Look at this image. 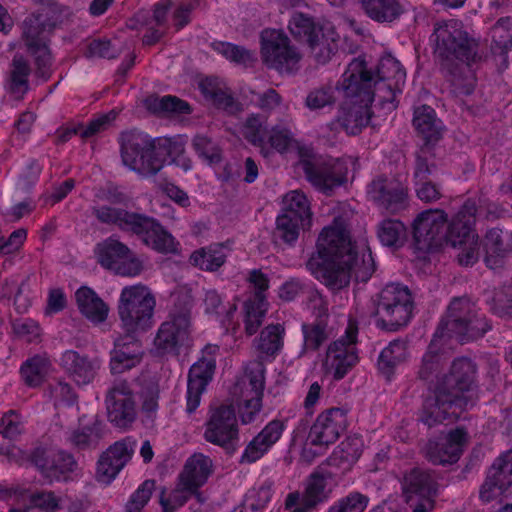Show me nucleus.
<instances>
[{"instance_id":"09e8293b","label":"nucleus","mask_w":512,"mask_h":512,"mask_svg":"<svg viewBox=\"0 0 512 512\" xmlns=\"http://www.w3.org/2000/svg\"><path fill=\"white\" fill-rule=\"evenodd\" d=\"M406 357V343L400 339L394 340L381 352L378 360L379 370L389 377L395 366L403 362Z\"/></svg>"},{"instance_id":"ddd939ff","label":"nucleus","mask_w":512,"mask_h":512,"mask_svg":"<svg viewBox=\"0 0 512 512\" xmlns=\"http://www.w3.org/2000/svg\"><path fill=\"white\" fill-rule=\"evenodd\" d=\"M447 214L440 209H428L417 215L412 223L415 248L429 253L438 250L445 243Z\"/></svg>"},{"instance_id":"8fccbe9b","label":"nucleus","mask_w":512,"mask_h":512,"mask_svg":"<svg viewBox=\"0 0 512 512\" xmlns=\"http://www.w3.org/2000/svg\"><path fill=\"white\" fill-rule=\"evenodd\" d=\"M50 362L46 357L35 355L26 360L20 369L21 376L26 385L36 387L40 385L48 373Z\"/></svg>"},{"instance_id":"37998d69","label":"nucleus","mask_w":512,"mask_h":512,"mask_svg":"<svg viewBox=\"0 0 512 512\" xmlns=\"http://www.w3.org/2000/svg\"><path fill=\"white\" fill-rule=\"evenodd\" d=\"M224 249L225 245L223 243L211 244L206 248L193 252L190 261L194 266L202 270L215 271L226 261L227 254Z\"/></svg>"},{"instance_id":"79ce46f5","label":"nucleus","mask_w":512,"mask_h":512,"mask_svg":"<svg viewBox=\"0 0 512 512\" xmlns=\"http://www.w3.org/2000/svg\"><path fill=\"white\" fill-rule=\"evenodd\" d=\"M283 203L282 214L303 222V229L310 226L312 213L304 193L298 190L291 191L285 195Z\"/></svg>"},{"instance_id":"f03ea898","label":"nucleus","mask_w":512,"mask_h":512,"mask_svg":"<svg viewBox=\"0 0 512 512\" xmlns=\"http://www.w3.org/2000/svg\"><path fill=\"white\" fill-rule=\"evenodd\" d=\"M91 211L101 224L135 235L144 245L159 253L177 250L174 237L154 217L121 206L99 205L93 206Z\"/></svg>"},{"instance_id":"680f3d73","label":"nucleus","mask_w":512,"mask_h":512,"mask_svg":"<svg viewBox=\"0 0 512 512\" xmlns=\"http://www.w3.org/2000/svg\"><path fill=\"white\" fill-rule=\"evenodd\" d=\"M193 147L199 157L208 164L219 163L222 159L219 146L203 135H197L193 139Z\"/></svg>"},{"instance_id":"f8f14e48","label":"nucleus","mask_w":512,"mask_h":512,"mask_svg":"<svg viewBox=\"0 0 512 512\" xmlns=\"http://www.w3.org/2000/svg\"><path fill=\"white\" fill-rule=\"evenodd\" d=\"M306 179L319 191L330 195L347 181L348 168L340 159L322 156L303 157L298 162Z\"/></svg>"},{"instance_id":"393cba45","label":"nucleus","mask_w":512,"mask_h":512,"mask_svg":"<svg viewBox=\"0 0 512 512\" xmlns=\"http://www.w3.org/2000/svg\"><path fill=\"white\" fill-rule=\"evenodd\" d=\"M357 328L349 326L346 335L334 341L327 350V360L334 367V378L342 379L348 370L357 362L355 352Z\"/></svg>"},{"instance_id":"39448f33","label":"nucleus","mask_w":512,"mask_h":512,"mask_svg":"<svg viewBox=\"0 0 512 512\" xmlns=\"http://www.w3.org/2000/svg\"><path fill=\"white\" fill-rule=\"evenodd\" d=\"M490 329L491 325L478 313L475 305L468 298L458 297L450 302L435 336L456 338L464 343L483 337Z\"/></svg>"},{"instance_id":"4d7b16f0","label":"nucleus","mask_w":512,"mask_h":512,"mask_svg":"<svg viewBox=\"0 0 512 512\" xmlns=\"http://www.w3.org/2000/svg\"><path fill=\"white\" fill-rule=\"evenodd\" d=\"M375 272V262L370 250L362 253L358 257L353 246V259L351 260V276H354L356 282L366 283Z\"/></svg>"},{"instance_id":"774afa93","label":"nucleus","mask_w":512,"mask_h":512,"mask_svg":"<svg viewBox=\"0 0 512 512\" xmlns=\"http://www.w3.org/2000/svg\"><path fill=\"white\" fill-rule=\"evenodd\" d=\"M243 134L252 144L262 145L268 136V130L259 116L251 115L245 122Z\"/></svg>"},{"instance_id":"7ed1b4c3","label":"nucleus","mask_w":512,"mask_h":512,"mask_svg":"<svg viewBox=\"0 0 512 512\" xmlns=\"http://www.w3.org/2000/svg\"><path fill=\"white\" fill-rule=\"evenodd\" d=\"M370 86L371 80L361 74V63L350 62L337 86L346 99L340 118L342 129L349 135L359 134L370 121L373 102Z\"/></svg>"},{"instance_id":"c9c22d12","label":"nucleus","mask_w":512,"mask_h":512,"mask_svg":"<svg viewBox=\"0 0 512 512\" xmlns=\"http://www.w3.org/2000/svg\"><path fill=\"white\" fill-rule=\"evenodd\" d=\"M81 313L95 323L104 322L108 315V306L88 287H81L75 294Z\"/></svg>"},{"instance_id":"c85d7f7f","label":"nucleus","mask_w":512,"mask_h":512,"mask_svg":"<svg viewBox=\"0 0 512 512\" xmlns=\"http://www.w3.org/2000/svg\"><path fill=\"white\" fill-rule=\"evenodd\" d=\"M284 423L274 419L270 421L246 446L241 464H252L261 459L269 449L281 438Z\"/></svg>"},{"instance_id":"423d86ee","label":"nucleus","mask_w":512,"mask_h":512,"mask_svg":"<svg viewBox=\"0 0 512 512\" xmlns=\"http://www.w3.org/2000/svg\"><path fill=\"white\" fill-rule=\"evenodd\" d=\"M120 145L124 165L145 176L157 174L168 155L166 146L136 130L123 132Z\"/></svg>"},{"instance_id":"a19ab883","label":"nucleus","mask_w":512,"mask_h":512,"mask_svg":"<svg viewBox=\"0 0 512 512\" xmlns=\"http://www.w3.org/2000/svg\"><path fill=\"white\" fill-rule=\"evenodd\" d=\"M377 238L383 246L398 249L407 240V228L398 219L387 218L377 225Z\"/></svg>"},{"instance_id":"72a5a7b5","label":"nucleus","mask_w":512,"mask_h":512,"mask_svg":"<svg viewBox=\"0 0 512 512\" xmlns=\"http://www.w3.org/2000/svg\"><path fill=\"white\" fill-rule=\"evenodd\" d=\"M413 124L422 136L423 145H433L441 138V121L436 118L435 111L427 105H422L415 109Z\"/></svg>"},{"instance_id":"0e129e2a","label":"nucleus","mask_w":512,"mask_h":512,"mask_svg":"<svg viewBox=\"0 0 512 512\" xmlns=\"http://www.w3.org/2000/svg\"><path fill=\"white\" fill-rule=\"evenodd\" d=\"M191 495H195L199 501L200 494L198 492H191L186 490L184 486H179L173 490L168 497L164 496L162 492L160 497V505L162 506L163 512H175V510L184 505Z\"/></svg>"},{"instance_id":"2eb2a0df","label":"nucleus","mask_w":512,"mask_h":512,"mask_svg":"<svg viewBox=\"0 0 512 512\" xmlns=\"http://www.w3.org/2000/svg\"><path fill=\"white\" fill-rule=\"evenodd\" d=\"M204 438L207 442L222 447L233 454L238 446L239 431L235 409L232 405H221L211 411L206 423Z\"/></svg>"},{"instance_id":"6e6552de","label":"nucleus","mask_w":512,"mask_h":512,"mask_svg":"<svg viewBox=\"0 0 512 512\" xmlns=\"http://www.w3.org/2000/svg\"><path fill=\"white\" fill-rule=\"evenodd\" d=\"M54 8L49 7L33 13L23 22V36L28 51L35 57L37 75L44 81L50 77L51 53L48 48V37L56 27Z\"/></svg>"},{"instance_id":"5701e85b","label":"nucleus","mask_w":512,"mask_h":512,"mask_svg":"<svg viewBox=\"0 0 512 512\" xmlns=\"http://www.w3.org/2000/svg\"><path fill=\"white\" fill-rule=\"evenodd\" d=\"M369 197L390 213H397L408 206L407 190L397 181L378 178L368 187Z\"/></svg>"},{"instance_id":"f257e3e1","label":"nucleus","mask_w":512,"mask_h":512,"mask_svg":"<svg viewBox=\"0 0 512 512\" xmlns=\"http://www.w3.org/2000/svg\"><path fill=\"white\" fill-rule=\"evenodd\" d=\"M318 258L312 256L307 268L333 291L348 286L351 279L353 244L342 226L325 227L317 240Z\"/></svg>"},{"instance_id":"2f4dec72","label":"nucleus","mask_w":512,"mask_h":512,"mask_svg":"<svg viewBox=\"0 0 512 512\" xmlns=\"http://www.w3.org/2000/svg\"><path fill=\"white\" fill-rule=\"evenodd\" d=\"M212 472V460L203 454H194L189 458L180 474V485L191 492H198Z\"/></svg>"},{"instance_id":"de8ad7c7","label":"nucleus","mask_w":512,"mask_h":512,"mask_svg":"<svg viewBox=\"0 0 512 512\" xmlns=\"http://www.w3.org/2000/svg\"><path fill=\"white\" fill-rule=\"evenodd\" d=\"M491 51L494 54L506 55L512 48V17L497 20L491 28Z\"/></svg>"},{"instance_id":"3c124183","label":"nucleus","mask_w":512,"mask_h":512,"mask_svg":"<svg viewBox=\"0 0 512 512\" xmlns=\"http://www.w3.org/2000/svg\"><path fill=\"white\" fill-rule=\"evenodd\" d=\"M470 65H451L448 67L452 92L457 96L470 95L475 88V79L469 68Z\"/></svg>"},{"instance_id":"a211bd4d","label":"nucleus","mask_w":512,"mask_h":512,"mask_svg":"<svg viewBox=\"0 0 512 512\" xmlns=\"http://www.w3.org/2000/svg\"><path fill=\"white\" fill-rule=\"evenodd\" d=\"M191 313L187 308L170 315V320L162 323L154 339V345L160 354L176 352L185 345L190 336Z\"/></svg>"},{"instance_id":"4c0bfd02","label":"nucleus","mask_w":512,"mask_h":512,"mask_svg":"<svg viewBox=\"0 0 512 512\" xmlns=\"http://www.w3.org/2000/svg\"><path fill=\"white\" fill-rule=\"evenodd\" d=\"M144 105L147 110L157 115H187L192 112L188 102L172 95L163 97L150 95L144 100Z\"/></svg>"},{"instance_id":"20e7f679","label":"nucleus","mask_w":512,"mask_h":512,"mask_svg":"<svg viewBox=\"0 0 512 512\" xmlns=\"http://www.w3.org/2000/svg\"><path fill=\"white\" fill-rule=\"evenodd\" d=\"M376 326L387 332H396L410 322L414 299L411 290L401 283H389L371 299Z\"/></svg>"},{"instance_id":"dca6fc26","label":"nucleus","mask_w":512,"mask_h":512,"mask_svg":"<svg viewBox=\"0 0 512 512\" xmlns=\"http://www.w3.org/2000/svg\"><path fill=\"white\" fill-rule=\"evenodd\" d=\"M217 345H207L202 356L189 369L187 378L186 412L192 414L200 404L202 394L212 381L216 370Z\"/></svg>"},{"instance_id":"cd10ccee","label":"nucleus","mask_w":512,"mask_h":512,"mask_svg":"<svg viewBox=\"0 0 512 512\" xmlns=\"http://www.w3.org/2000/svg\"><path fill=\"white\" fill-rule=\"evenodd\" d=\"M484 250L487 267L493 270L503 267L505 258L512 253V230L489 229L484 237Z\"/></svg>"},{"instance_id":"58836bf2","label":"nucleus","mask_w":512,"mask_h":512,"mask_svg":"<svg viewBox=\"0 0 512 512\" xmlns=\"http://www.w3.org/2000/svg\"><path fill=\"white\" fill-rule=\"evenodd\" d=\"M441 339H443V337H436L434 334L426 353L423 355L418 371V377L423 381H432L447 361L445 353L439 346Z\"/></svg>"},{"instance_id":"338daca9","label":"nucleus","mask_w":512,"mask_h":512,"mask_svg":"<svg viewBox=\"0 0 512 512\" xmlns=\"http://www.w3.org/2000/svg\"><path fill=\"white\" fill-rule=\"evenodd\" d=\"M24 430L21 416L16 410H9L0 419V434L7 439H15Z\"/></svg>"},{"instance_id":"f704fd0d","label":"nucleus","mask_w":512,"mask_h":512,"mask_svg":"<svg viewBox=\"0 0 512 512\" xmlns=\"http://www.w3.org/2000/svg\"><path fill=\"white\" fill-rule=\"evenodd\" d=\"M351 62L361 63V74H363V78L365 77L371 80L370 91L373 94V100L376 98L379 105L389 111L396 109V94L401 92L402 86L396 87L393 82L376 81L372 71L367 70L366 63L363 59L354 58Z\"/></svg>"},{"instance_id":"412c9836","label":"nucleus","mask_w":512,"mask_h":512,"mask_svg":"<svg viewBox=\"0 0 512 512\" xmlns=\"http://www.w3.org/2000/svg\"><path fill=\"white\" fill-rule=\"evenodd\" d=\"M347 425L346 412L330 408L318 415L309 432L312 445L328 446L334 443Z\"/></svg>"},{"instance_id":"bb28decb","label":"nucleus","mask_w":512,"mask_h":512,"mask_svg":"<svg viewBox=\"0 0 512 512\" xmlns=\"http://www.w3.org/2000/svg\"><path fill=\"white\" fill-rule=\"evenodd\" d=\"M326 478L319 473H313L307 482L302 496L298 492L290 493L285 501L286 508H294L292 512H309L318 504L323 503L329 496L326 489Z\"/></svg>"},{"instance_id":"c756f323","label":"nucleus","mask_w":512,"mask_h":512,"mask_svg":"<svg viewBox=\"0 0 512 512\" xmlns=\"http://www.w3.org/2000/svg\"><path fill=\"white\" fill-rule=\"evenodd\" d=\"M401 486L408 502L413 500V496L437 495L439 488L433 473L418 466L410 468L403 473Z\"/></svg>"},{"instance_id":"864d4df0","label":"nucleus","mask_w":512,"mask_h":512,"mask_svg":"<svg viewBox=\"0 0 512 512\" xmlns=\"http://www.w3.org/2000/svg\"><path fill=\"white\" fill-rule=\"evenodd\" d=\"M303 229V222L297 221L291 216L281 214L276 219V227L273 231V241L278 244L283 242L293 245L299 237V230Z\"/></svg>"},{"instance_id":"9d476101","label":"nucleus","mask_w":512,"mask_h":512,"mask_svg":"<svg viewBox=\"0 0 512 512\" xmlns=\"http://www.w3.org/2000/svg\"><path fill=\"white\" fill-rule=\"evenodd\" d=\"M435 53L443 60L457 59L470 65L481 58L478 53V42L470 38L463 30L461 23L450 21L435 29Z\"/></svg>"},{"instance_id":"6e6d98bb","label":"nucleus","mask_w":512,"mask_h":512,"mask_svg":"<svg viewBox=\"0 0 512 512\" xmlns=\"http://www.w3.org/2000/svg\"><path fill=\"white\" fill-rule=\"evenodd\" d=\"M507 479L496 472L489 470L488 475L479 490V498L484 503H489L498 498L512 483H506Z\"/></svg>"},{"instance_id":"49530a36","label":"nucleus","mask_w":512,"mask_h":512,"mask_svg":"<svg viewBox=\"0 0 512 512\" xmlns=\"http://www.w3.org/2000/svg\"><path fill=\"white\" fill-rule=\"evenodd\" d=\"M374 77L376 81L393 82L399 87L405 84L406 72L395 57L386 54L380 58Z\"/></svg>"},{"instance_id":"4be33fe9","label":"nucleus","mask_w":512,"mask_h":512,"mask_svg":"<svg viewBox=\"0 0 512 512\" xmlns=\"http://www.w3.org/2000/svg\"><path fill=\"white\" fill-rule=\"evenodd\" d=\"M135 442L125 439L111 445L100 457L96 478L103 484H109L131 459Z\"/></svg>"},{"instance_id":"9b49d317","label":"nucleus","mask_w":512,"mask_h":512,"mask_svg":"<svg viewBox=\"0 0 512 512\" xmlns=\"http://www.w3.org/2000/svg\"><path fill=\"white\" fill-rule=\"evenodd\" d=\"M260 55L268 68L279 73L293 74L299 69L301 54L282 30L267 28L260 33Z\"/></svg>"},{"instance_id":"f3484780","label":"nucleus","mask_w":512,"mask_h":512,"mask_svg":"<svg viewBox=\"0 0 512 512\" xmlns=\"http://www.w3.org/2000/svg\"><path fill=\"white\" fill-rule=\"evenodd\" d=\"M108 420L119 428L129 427L137 417L134 391L126 380H116L105 398Z\"/></svg>"},{"instance_id":"bf43d9fd","label":"nucleus","mask_w":512,"mask_h":512,"mask_svg":"<svg viewBox=\"0 0 512 512\" xmlns=\"http://www.w3.org/2000/svg\"><path fill=\"white\" fill-rule=\"evenodd\" d=\"M488 304L494 314L512 317V284L496 290Z\"/></svg>"},{"instance_id":"1a4fd4ad","label":"nucleus","mask_w":512,"mask_h":512,"mask_svg":"<svg viewBox=\"0 0 512 512\" xmlns=\"http://www.w3.org/2000/svg\"><path fill=\"white\" fill-rule=\"evenodd\" d=\"M291 33L305 41L319 64H326L338 50V34L331 25H320L303 13H295L290 20Z\"/></svg>"},{"instance_id":"e433bc0d","label":"nucleus","mask_w":512,"mask_h":512,"mask_svg":"<svg viewBox=\"0 0 512 512\" xmlns=\"http://www.w3.org/2000/svg\"><path fill=\"white\" fill-rule=\"evenodd\" d=\"M360 4L364 13L379 23H391L403 13L398 0H361Z\"/></svg>"},{"instance_id":"69168bd1","label":"nucleus","mask_w":512,"mask_h":512,"mask_svg":"<svg viewBox=\"0 0 512 512\" xmlns=\"http://www.w3.org/2000/svg\"><path fill=\"white\" fill-rule=\"evenodd\" d=\"M368 502L369 498L367 496L359 492H353L340 499L327 512H363Z\"/></svg>"},{"instance_id":"052dcab7","label":"nucleus","mask_w":512,"mask_h":512,"mask_svg":"<svg viewBox=\"0 0 512 512\" xmlns=\"http://www.w3.org/2000/svg\"><path fill=\"white\" fill-rule=\"evenodd\" d=\"M434 154L432 147L429 145H422L416 155L414 179L416 182L429 181L428 177L432 174L433 169L436 167L433 162Z\"/></svg>"},{"instance_id":"4468645a","label":"nucleus","mask_w":512,"mask_h":512,"mask_svg":"<svg viewBox=\"0 0 512 512\" xmlns=\"http://www.w3.org/2000/svg\"><path fill=\"white\" fill-rule=\"evenodd\" d=\"M469 408H472L470 397L459 398L438 385L434 395L428 397L423 404L421 421L428 427L444 421L453 422L459 418L463 410Z\"/></svg>"},{"instance_id":"6ab92c4d","label":"nucleus","mask_w":512,"mask_h":512,"mask_svg":"<svg viewBox=\"0 0 512 512\" xmlns=\"http://www.w3.org/2000/svg\"><path fill=\"white\" fill-rule=\"evenodd\" d=\"M467 444V433L463 428L452 430L438 440H429L422 451L424 457L433 465L454 464L463 453Z\"/></svg>"},{"instance_id":"ea45409f","label":"nucleus","mask_w":512,"mask_h":512,"mask_svg":"<svg viewBox=\"0 0 512 512\" xmlns=\"http://www.w3.org/2000/svg\"><path fill=\"white\" fill-rule=\"evenodd\" d=\"M96 254L98 262L107 269L113 270L122 260L132 254L129 247L115 237H109L97 244Z\"/></svg>"},{"instance_id":"a878e982","label":"nucleus","mask_w":512,"mask_h":512,"mask_svg":"<svg viewBox=\"0 0 512 512\" xmlns=\"http://www.w3.org/2000/svg\"><path fill=\"white\" fill-rule=\"evenodd\" d=\"M123 333L115 340L111 353L110 369L113 374L135 367L140 363L143 354L142 345L138 340L140 333Z\"/></svg>"},{"instance_id":"a18cd8bd","label":"nucleus","mask_w":512,"mask_h":512,"mask_svg":"<svg viewBox=\"0 0 512 512\" xmlns=\"http://www.w3.org/2000/svg\"><path fill=\"white\" fill-rule=\"evenodd\" d=\"M284 327L277 324L266 326L256 340V348L259 353L266 356H275L283 347Z\"/></svg>"},{"instance_id":"5fc2aeb1","label":"nucleus","mask_w":512,"mask_h":512,"mask_svg":"<svg viewBox=\"0 0 512 512\" xmlns=\"http://www.w3.org/2000/svg\"><path fill=\"white\" fill-rule=\"evenodd\" d=\"M326 328L327 323L322 316L311 324L302 325L304 336L303 352L308 350L316 351L328 339Z\"/></svg>"},{"instance_id":"0eeeda50","label":"nucleus","mask_w":512,"mask_h":512,"mask_svg":"<svg viewBox=\"0 0 512 512\" xmlns=\"http://www.w3.org/2000/svg\"><path fill=\"white\" fill-rule=\"evenodd\" d=\"M156 299L143 284L125 286L118 301L117 311L123 332L144 333L153 325Z\"/></svg>"},{"instance_id":"aec40b11","label":"nucleus","mask_w":512,"mask_h":512,"mask_svg":"<svg viewBox=\"0 0 512 512\" xmlns=\"http://www.w3.org/2000/svg\"><path fill=\"white\" fill-rule=\"evenodd\" d=\"M475 377V363L467 357H460L452 362L449 373L444 376L439 386L459 398L470 397L473 407L477 400L474 392Z\"/></svg>"},{"instance_id":"e2e57ef3","label":"nucleus","mask_w":512,"mask_h":512,"mask_svg":"<svg viewBox=\"0 0 512 512\" xmlns=\"http://www.w3.org/2000/svg\"><path fill=\"white\" fill-rule=\"evenodd\" d=\"M213 48L219 54L238 64H246L253 60L254 55L251 51L243 46L235 45L228 42H217L213 44Z\"/></svg>"},{"instance_id":"c03bdc74","label":"nucleus","mask_w":512,"mask_h":512,"mask_svg":"<svg viewBox=\"0 0 512 512\" xmlns=\"http://www.w3.org/2000/svg\"><path fill=\"white\" fill-rule=\"evenodd\" d=\"M104 436V423L97 416L90 425L74 430L69 440L79 450L94 448Z\"/></svg>"},{"instance_id":"b1692460","label":"nucleus","mask_w":512,"mask_h":512,"mask_svg":"<svg viewBox=\"0 0 512 512\" xmlns=\"http://www.w3.org/2000/svg\"><path fill=\"white\" fill-rule=\"evenodd\" d=\"M476 202L468 199L458 211V213L452 218L445 228V243L456 248L462 246L478 237L474 234L472 226L476 219Z\"/></svg>"},{"instance_id":"603ef678","label":"nucleus","mask_w":512,"mask_h":512,"mask_svg":"<svg viewBox=\"0 0 512 512\" xmlns=\"http://www.w3.org/2000/svg\"><path fill=\"white\" fill-rule=\"evenodd\" d=\"M268 303L264 297H258L257 300L248 299L244 303V326L248 335L255 334L262 325Z\"/></svg>"},{"instance_id":"7c9ffc66","label":"nucleus","mask_w":512,"mask_h":512,"mask_svg":"<svg viewBox=\"0 0 512 512\" xmlns=\"http://www.w3.org/2000/svg\"><path fill=\"white\" fill-rule=\"evenodd\" d=\"M61 365L78 385L89 384L95 378L99 368L96 360H91L73 350L63 353Z\"/></svg>"},{"instance_id":"13d9d810","label":"nucleus","mask_w":512,"mask_h":512,"mask_svg":"<svg viewBox=\"0 0 512 512\" xmlns=\"http://www.w3.org/2000/svg\"><path fill=\"white\" fill-rule=\"evenodd\" d=\"M76 467L74 457L66 452L58 451L53 455L52 465L49 468L47 478L51 483L59 481L62 476L68 472H72Z\"/></svg>"},{"instance_id":"473e14b6","label":"nucleus","mask_w":512,"mask_h":512,"mask_svg":"<svg viewBox=\"0 0 512 512\" xmlns=\"http://www.w3.org/2000/svg\"><path fill=\"white\" fill-rule=\"evenodd\" d=\"M29 62L20 54H16L10 65L5 82L6 90L16 99H21L29 90Z\"/></svg>"}]
</instances>
